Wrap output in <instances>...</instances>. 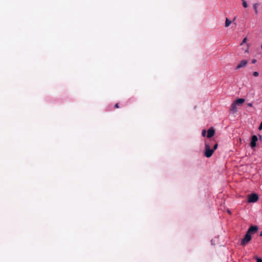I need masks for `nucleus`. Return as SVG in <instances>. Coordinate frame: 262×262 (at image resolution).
<instances>
[{"mask_svg": "<svg viewBox=\"0 0 262 262\" xmlns=\"http://www.w3.org/2000/svg\"><path fill=\"white\" fill-rule=\"evenodd\" d=\"M214 152V149L210 148L209 143L205 142L204 156L207 158H210L212 156Z\"/></svg>", "mask_w": 262, "mask_h": 262, "instance_id": "1", "label": "nucleus"}, {"mask_svg": "<svg viewBox=\"0 0 262 262\" xmlns=\"http://www.w3.org/2000/svg\"><path fill=\"white\" fill-rule=\"evenodd\" d=\"M258 200V195L256 193H252L248 195V203H255Z\"/></svg>", "mask_w": 262, "mask_h": 262, "instance_id": "2", "label": "nucleus"}, {"mask_svg": "<svg viewBox=\"0 0 262 262\" xmlns=\"http://www.w3.org/2000/svg\"><path fill=\"white\" fill-rule=\"evenodd\" d=\"M251 239V234L247 232L244 237V238L241 241L242 245H246L247 243H248Z\"/></svg>", "mask_w": 262, "mask_h": 262, "instance_id": "3", "label": "nucleus"}, {"mask_svg": "<svg viewBox=\"0 0 262 262\" xmlns=\"http://www.w3.org/2000/svg\"><path fill=\"white\" fill-rule=\"evenodd\" d=\"M258 229V227L257 226H251L248 230L247 232L249 234H251L256 232Z\"/></svg>", "mask_w": 262, "mask_h": 262, "instance_id": "4", "label": "nucleus"}, {"mask_svg": "<svg viewBox=\"0 0 262 262\" xmlns=\"http://www.w3.org/2000/svg\"><path fill=\"white\" fill-rule=\"evenodd\" d=\"M257 140H258V138L256 135H253L252 137L251 141L250 143V145L252 148L255 147L256 146V142L257 141Z\"/></svg>", "mask_w": 262, "mask_h": 262, "instance_id": "5", "label": "nucleus"}, {"mask_svg": "<svg viewBox=\"0 0 262 262\" xmlns=\"http://www.w3.org/2000/svg\"><path fill=\"white\" fill-rule=\"evenodd\" d=\"M214 134H215L214 129L213 127H211L207 130V137L208 138H210L212 137H213L214 135Z\"/></svg>", "mask_w": 262, "mask_h": 262, "instance_id": "6", "label": "nucleus"}, {"mask_svg": "<svg viewBox=\"0 0 262 262\" xmlns=\"http://www.w3.org/2000/svg\"><path fill=\"white\" fill-rule=\"evenodd\" d=\"M248 62L246 60H243L241 61V62L236 66V69L238 70L243 67L246 66Z\"/></svg>", "mask_w": 262, "mask_h": 262, "instance_id": "7", "label": "nucleus"}, {"mask_svg": "<svg viewBox=\"0 0 262 262\" xmlns=\"http://www.w3.org/2000/svg\"><path fill=\"white\" fill-rule=\"evenodd\" d=\"M245 102V99L243 98H239L237 99L235 101H234V103H236V104H242Z\"/></svg>", "mask_w": 262, "mask_h": 262, "instance_id": "8", "label": "nucleus"}, {"mask_svg": "<svg viewBox=\"0 0 262 262\" xmlns=\"http://www.w3.org/2000/svg\"><path fill=\"white\" fill-rule=\"evenodd\" d=\"M230 110L233 112L236 111V104L234 102L231 104Z\"/></svg>", "mask_w": 262, "mask_h": 262, "instance_id": "9", "label": "nucleus"}, {"mask_svg": "<svg viewBox=\"0 0 262 262\" xmlns=\"http://www.w3.org/2000/svg\"><path fill=\"white\" fill-rule=\"evenodd\" d=\"M231 24V21L228 18H226V21H225V27H229Z\"/></svg>", "mask_w": 262, "mask_h": 262, "instance_id": "10", "label": "nucleus"}, {"mask_svg": "<svg viewBox=\"0 0 262 262\" xmlns=\"http://www.w3.org/2000/svg\"><path fill=\"white\" fill-rule=\"evenodd\" d=\"M257 6H258V4H254L253 5V8L254 9V11H255V14H257L258 13Z\"/></svg>", "mask_w": 262, "mask_h": 262, "instance_id": "11", "label": "nucleus"}, {"mask_svg": "<svg viewBox=\"0 0 262 262\" xmlns=\"http://www.w3.org/2000/svg\"><path fill=\"white\" fill-rule=\"evenodd\" d=\"M242 5L245 8H247L248 6L247 3L246 2V1L242 2Z\"/></svg>", "mask_w": 262, "mask_h": 262, "instance_id": "12", "label": "nucleus"}, {"mask_svg": "<svg viewBox=\"0 0 262 262\" xmlns=\"http://www.w3.org/2000/svg\"><path fill=\"white\" fill-rule=\"evenodd\" d=\"M202 135L203 137H205L206 135V130L204 129L202 130Z\"/></svg>", "mask_w": 262, "mask_h": 262, "instance_id": "13", "label": "nucleus"}, {"mask_svg": "<svg viewBox=\"0 0 262 262\" xmlns=\"http://www.w3.org/2000/svg\"><path fill=\"white\" fill-rule=\"evenodd\" d=\"M247 37L244 38V39L243 40V41L241 43V45L242 46V45H243V43H246L247 41Z\"/></svg>", "mask_w": 262, "mask_h": 262, "instance_id": "14", "label": "nucleus"}, {"mask_svg": "<svg viewBox=\"0 0 262 262\" xmlns=\"http://www.w3.org/2000/svg\"><path fill=\"white\" fill-rule=\"evenodd\" d=\"M255 259H256V262H262V259L259 258L258 257H256Z\"/></svg>", "mask_w": 262, "mask_h": 262, "instance_id": "15", "label": "nucleus"}, {"mask_svg": "<svg viewBox=\"0 0 262 262\" xmlns=\"http://www.w3.org/2000/svg\"><path fill=\"white\" fill-rule=\"evenodd\" d=\"M253 75L255 77H257L258 76L259 74L257 72H254L253 73Z\"/></svg>", "mask_w": 262, "mask_h": 262, "instance_id": "16", "label": "nucleus"}, {"mask_svg": "<svg viewBox=\"0 0 262 262\" xmlns=\"http://www.w3.org/2000/svg\"><path fill=\"white\" fill-rule=\"evenodd\" d=\"M217 146L218 144L217 143L215 144L213 146V148L212 149H214V150H215L216 149H217Z\"/></svg>", "mask_w": 262, "mask_h": 262, "instance_id": "17", "label": "nucleus"}, {"mask_svg": "<svg viewBox=\"0 0 262 262\" xmlns=\"http://www.w3.org/2000/svg\"><path fill=\"white\" fill-rule=\"evenodd\" d=\"M258 129H259V130H261L262 129V121L260 123V125H259V126L258 127Z\"/></svg>", "mask_w": 262, "mask_h": 262, "instance_id": "18", "label": "nucleus"}, {"mask_svg": "<svg viewBox=\"0 0 262 262\" xmlns=\"http://www.w3.org/2000/svg\"><path fill=\"white\" fill-rule=\"evenodd\" d=\"M115 108H119V103H116V104L115 105Z\"/></svg>", "mask_w": 262, "mask_h": 262, "instance_id": "19", "label": "nucleus"}, {"mask_svg": "<svg viewBox=\"0 0 262 262\" xmlns=\"http://www.w3.org/2000/svg\"><path fill=\"white\" fill-rule=\"evenodd\" d=\"M256 60L255 59H253L252 60V63L253 64L256 63Z\"/></svg>", "mask_w": 262, "mask_h": 262, "instance_id": "20", "label": "nucleus"}, {"mask_svg": "<svg viewBox=\"0 0 262 262\" xmlns=\"http://www.w3.org/2000/svg\"><path fill=\"white\" fill-rule=\"evenodd\" d=\"M248 105L249 106L251 107V106H252V104L251 103H248Z\"/></svg>", "mask_w": 262, "mask_h": 262, "instance_id": "21", "label": "nucleus"}, {"mask_svg": "<svg viewBox=\"0 0 262 262\" xmlns=\"http://www.w3.org/2000/svg\"><path fill=\"white\" fill-rule=\"evenodd\" d=\"M228 212L229 214H230V213H231V212H230V210H228Z\"/></svg>", "mask_w": 262, "mask_h": 262, "instance_id": "22", "label": "nucleus"}, {"mask_svg": "<svg viewBox=\"0 0 262 262\" xmlns=\"http://www.w3.org/2000/svg\"><path fill=\"white\" fill-rule=\"evenodd\" d=\"M260 236H262V231L260 232Z\"/></svg>", "mask_w": 262, "mask_h": 262, "instance_id": "23", "label": "nucleus"}, {"mask_svg": "<svg viewBox=\"0 0 262 262\" xmlns=\"http://www.w3.org/2000/svg\"><path fill=\"white\" fill-rule=\"evenodd\" d=\"M242 2L245 1V0H242Z\"/></svg>", "mask_w": 262, "mask_h": 262, "instance_id": "24", "label": "nucleus"}]
</instances>
